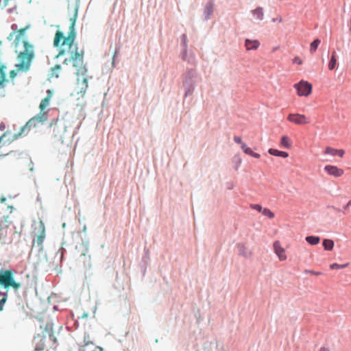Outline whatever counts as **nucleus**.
I'll return each instance as SVG.
<instances>
[{"label":"nucleus","mask_w":351,"mask_h":351,"mask_svg":"<svg viewBox=\"0 0 351 351\" xmlns=\"http://www.w3.org/2000/svg\"><path fill=\"white\" fill-rule=\"evenodd\" d=\"M77 8L75 7L74 10V14L70 19L69 32L67 36L58 30L55 33V38H53V45L58 49V53L56 58L69 55V57L64 58L63 64L69 65L72 64L73 67L76 69V75L82 76V80H77V86L78 90L77 93L83 97L86 95L87 88H88V81L86 77L87 73V68L84 64V51L78 50L77 45L74 44L76 37L75 30V24L77 19Z\"/></svg>","instance_id":"obj_1"},{"label":"nucleus","mask_w":351,"mask_h":351,"mask_svg":"<svg viewBox=\"0 0 351 351\" xmlns=\"http://www.w3.org/2000/svg\"><path fill=\"white\" fill-rule=\"evenodd\" d=\"M30 28V25L21 27L16 32L14 40V52L16 54L17 63L15 67L18 71L27 72L30 70L32 62L36 58V48L34 44L27 40L25 31ZM15 34L12 32L8 38Z\"/></svg>","instance_id":"obj_2"},{"label":"nucleus","mask_w":351,"mask_h":351,"mask_svg":"<svg viewBox=\"0 0 351 351\" xmlns=\"http://www.w3.org/2000/svg\"><path fill=\"white\" fill-rule=\"evenodd\" d=\"M53 91L50 89L47 90V96L42 99L39 108L40 112L29 120L25 125L21 127L18 133L14 134L8 139V142H14L23 134H27L32 127H36V123H43L47 119V111L44 110L49 106L50 99L52 97Z\"/></svg>","instance_id":"obj_3"},{"label":"nucleus","mask_w":351,"mask_h":351,"mask_svg":"<svg viewBox=\"0 0 351 351\" xmlns=\"http://www.w3.org/2000/svg\"><path fill=\"white\" fill-rule=\"evenodd\" d=\"M12 223L9 216L3 217L0 220V243L2 245L10 244L12 243V232L9 229Z\"/></svg>","instance_id":"obj_4"},{"label":"nucleus","mask_w":351,"mask_h":351,"mask_svg":"<svg viewBox=\"0 0 351 351\" xmlns=\"http://www.w3.org/2000/svg\"><path fill=\"white\" fill-rule=\"evenodd\" d=\"M0 285L6 289L12 287L14 291L21 288V283L14 280L13 271L11 269L0 271Z\"/></svg>","instance_id":"obj_5"},{"label":"nucleus","mask_w":351,"mask_h":351,"mask_svg":"<svg viewBox=\"0 0 351 351\" xmlns=\"http://www.w3.org/2000/svg\"><path fill=\"white\" fill-rule=\"evenodd\" d=\"M35 230H37V233H36L33 239V245L36 243L38 247L42 248L45 238V227L43 221H40L36 225Z\"/></svg>","instance_id":"obj_6"},{"label":"nucleus","mask_w":351,"mask_h":351,"mask_svg":"<svg viewBox=\"0 0 351 351\" xmlns=\"http://www.w3.org/2000/svg\"><path fill=\"white\" fill-rule=\"evenodd\" d=\"M293 87L296 89L298 95L300 97H308L311 95L313 89L312 84H309L308 81H300L294 84Z\"/></svg>","instance_id":"obj_7"},{"label":"nucleus","mask_w":351,"mask_h":351,"mask_svg":"<svg viewBox=\"0 0 351 351\" xmlns=\"http://www.w3.org/2000/svg\"><path fill=\"white\" fill-rule=\"evenodd\" d=\"M52 130L53 134L62 140L64 138V135L66 132V122L63 119H58L57 121L52 125Z\"/></svg>","instance_id":"obj_8"},{"label":"nucleus","mask_w":351,"mask_h":351,"mask_svg":"<svg viewBox=\"0 0 351 351\" xmlns=\"http://www.w3.org/2000/svg\"><path fill=\"white\" fill-rule=\"evenodd\" d=\"M287 120L295 125H306L310 123L309 119L303 114H289Z\"/></svg>","instance_id":"obj_9"},{"label":"nucleus","mask_w":351,"mask_h":351,"mask_svg":"<svg viewBox=\"0 0 351 351\" xmlns=\"http://www.w3.org/2000/svg\"><path fill=\"white\" fill-rule=\"evenodd\" d=\"M324 171L327 173V175L339 178L344 175V170L335 165H327L324 167Z\"/></svg>","instance_id":"obj_10"},{"label":"nucleus","mask_w":351,"mask_h":351,"mask_svg":"<svg viewBox=\"0 0 351 351\" xmlns=\"http://www.w3.org/2000/svg\"><path fill=\"white\" fill-rule=\"evenodd\" d=\"M273 250L276 254L278 256L280 261H285L287 258L286 251L284 247H282L281 243L279 241H276L273 243Z\"/></svg>","instance_id":"obj_11"},{"label":"nucleus","mask_w":351,"mask_h":351,"mask_svg":"<svg viewBox=\"0 0 351 351\" xmlns=\"http://www.w3.org/2000/svg\"><path fill=\"white\" fill-rule=\"evenodd\" d=\"M35 351H43L45 348V338L41 335H38L34 338Z\"/></svg>","instance_id":"obj_12"},{"label":"nucleus","mask_w":351,"mask_h":351,"mask_svg":"<svg viewBox=\"0 0 351 351\" xmlns=\"http://www.w3.org/2000/svg\"><path fill=\"white\" fill-rule=\"evenodd\" d=\"M324 154L331 156H339V157L343 158L345 154V151L342 149H335L328 146L324 150Z\"/></svg>","instance_id":"obj_13"},{"label":"nucleus","mask_w":351,"mask_h":351,"mask_svg":"<svg viewBox=\"0 0 351 351\" xmlns=\"http://www.w3.org/2000/svg\"><path fill=\"white\" fill-rule=\"evenodd\" d=\"M237 248L238 250L239 255H240L243 257H245V258H249L251 256L252 252L243 244H242V243L237 244Z\"/></svg>","instance_id":"obj_14"},{"label":"nucleus","mask_w":351,"mask_h":351,"mask_svg":"<svg viewBox=\"0 0 351 351\" xmlns=\"http://www.w3.org/2000/svg\"><path fill=\"white\" fill-rule=\"evenodd\" d=\"M245 45L247 51L256 50L260 46V43L258 40L247 39Z\"/></svg>","instance_id":"obj_15"},{"label":"nucleus","mask_w":351,"mask_h":351,"mask_svg":"<svg viewBox=\"0 0 351 351\" xmlns=\"http://www.w3.org/2000/svg\"><path fill=\"white\" fill-rule=\"evenodd\" d=\"M7 66L0 61V88H1L6 80Z\"/></svg>","instance_id":"obj_16"},{"label":"nucleus","mask_w":351,"mask_h":351,"mask_svg":"<svg viewBox=\"0 0 351 351\" xmlns=\"http://www.w3.org/2000/svg\"><path fill=\"white\" fill-rule=\"evenodd\" d=\"M84 343H85V345H83L82 346H81V348H80V351H82V350H83V349L85 351H95V350H90L87 349L90 346H94L93 342L92 341L89 335H85V337H84ZM97 348L99 349V351H101V348Z\"/></svg>","instance_id":"obj_17"},{"label":"nucleus","mask_w":351,"mask_h":351,"mask_svg":"<svg viewBox=\"0 0 351 351\" xmlns=\"http://www.w3.org/2000/svg\"><path fill=\"white\" fill-rule=\"evenodd\" d=\"M268 153L270 155H273L275 156H280V157H282L285 158H286L289 156L288 152H285V151H280V150H278V149H274V148H269L268 149Z\"/></svg>","instance_id":"obj_18"},{"label":"nucleus","mask_w":351,"mask_h":351,"mask_svg":"<svg viewBox=\"0 0 351 351\" xmlns=\"http://www.w3.org/2000/svg\"><path fill=\"white\" fill-rule=\"evenodd\" d=\"M241 149H243V152L255 158H259L261 157L258 153L254 152L247 144H241Z\"/></svg>","instance_id":"obj_19"},{"label":"nucleus","mask_w":351,"mask_h":351,"mask_svg":"<svg viewBox=\"0 0 351 351\" xmlns=\"http://www.w3.org/2000/svg\"><path fill=\"white\" fill-rule=\"evenodd\" d=\"M13 134L11 133V132L10 131H6L3 134H2L1 136H0V149L1 148V147L5 145V143H8L9 145V143H8V139L11 137Z\"/></svg>","instance_id":"obj_20"},{"label":"nucleus","mask_w":351,"mask_h":351,"mask_svg":"<svg viewBox=\"0 0 351 351\" xmlns=\"http://www.w3.org/2000/svg\"><path fill=\"white\" fill-rule=\"evenodd\" d=\"M291 141L288 136L284 135L280 138V145L282 147L290 149L291 147Z\"/></svg>","instance_id":"obj_21"},{"label":"nucleus","mask_w":351,"mask_h":351,"mask_svg":"<svg viewBox=\"0 0 351 351\" xmlns=\"http://www.w3.org/2000/svg\"><path fill=\"white\" fill-rule=\"evenodd\" d=\"M337 66V53L335 51L332 53L331 58L330 61L328 62V69L332 71L333 69H335V67Z\"/></svg>","instance_id":"obj_22"},{"label":"nucleus","mask_w":351,"mask_h":351,"mask_svg":"<svg viewBox=\"0 0 351 351\" xmlns=\"http://www.w3.org/2000/svg\"><path fill=\"white\" fill-rule=\"evenodd\" d=\"M322 245L325 250L330 251L333 248L334 243L331 239H324L323 240Z\"/></svg>","instance_id":"obj_23"},{"label":"nucleus","mask_w":351,"mask_h":351,"mask_svg":"<svg viewBox=\"0 0 351 351\" xmlns=\"http://www.w3.org/2000/svg\"><path fill=\"white\" fill-rule=\"evenodd\" d=\"M306 240L309 244L314 245L319 243L320 238L317 236H307Z\"/></svg>","instance_id":"obj_24"},{"label":"nucleus","mask_w":351,"mask_h":351,"mask_svg":"<svg viewBox=\"0 0 351 351\" xmlns=\"http://www.w3.org/2000/svg\"><path fill=\"white\" fill-rule=\"evenodd\" d=\"M254 16L256 17L258 20H263V10L262 8H257L252 11Z\"/></svg>","instance_id":"obj_25"},{"label":"nucleus","mask_w":351,"mask_h":351,"mask_svg":"<svg viewBox=\"0 0 351 351\" xmlns=\"http://www.w3.org/2000/svg\"><path fill=\"white\" fill-rule=\"evenodd\" d=\"M320 44V40L319 39H315L311 44L310 47V52L311 53H315L317 51L319 45Z\"/></svg>","instance_id":"obj_26"},{"label":"nucleus","mask_w":351,"mask_h":351,"mask_svg":"<svg viewBox=\"0 0 351 351\" xmlns=\"http://www.w3.org/2000/svg\"><path fill=\"white\" fill-rule=\"evenodd\" d=\"M62 67L60 64H56L53 67L51 68V76L55 77H59V72L60 71Z\"/></svg>","instance_id":"obj_27"},{"label":"nucleus","mask_w":351,"mask_h":351,"mask_svg":"<svg viewBox=\"0 0 351 351\" xmlns=\"http://www.w3.org/2000/svg\"><path fill=\"white\" fill-rule=\"evenodd\" d=\"M261 213L263 215L267 217L269 219H272L275 217V214L267 208H263Z\"/></svg>","instance_id":"obj_28"},{"label":"nucleus","mask_w":351,"mask_h":351,"mask_svg":"<svg viewBox=\"0 0 351 351\" xmlns=\"http://www.w3.org/2000/svg\"><path fill=\"white\" fill-rule=\"evenodd\" d=\"M347 265L348 263H346L345 265H339V263H332L331 265H330V268L332 269H342L347 267Z\"/></svg>","instance_id":"obj_29"},{"label":"nucleus","mask_w":351,"mask_h":351,"mask_svg":"<svg viewBox=\"0 0 351 351\" xmlns=\"http://www.w3.org/2000/svg\"><path fill=\"white\" fill-rule=\"evenodd\" d=\"M7 300V293H3V298L0 300V311L3 310V306Z\"/></svg>","instance_id":"obj_30"},{"label":"nucleus","mask_w":351,"mask_h":351,"mask_svg":"<svg viewBox=\"0 0 351 351\" xmlns=\"http://www.w3.org/2000/svg\"><path fill=\"white\" fill-rule=\"evenodd\" d=\"M45 330L49 333V336H51V334L53 332V328H52V324L47 323L45 326Z\"/></svg>","instance_id":"obj_31"},{"label":"nucleus","mask_w":351,"mask_h":351,"mask_svg":"<svg viewBox=\"0 0 351 351\" xmlns=\"http://www.w3.org/2000/svg\"><path fill=\"white\" fill-rule=\"evenodd\" d=\"M250 206L252 209L256 210L260 213H261L263 209V208L260 204H251Z\"/></svg>","instance_id":"obj_32"},{"label":"nucleus","mask_w":351,"mask_h":351,"mask_svg":"<svg viewBox=\"0 0 351 351\" xmlns=\"http://www.w3.org/2000/svg\"><path fill=\"white\" fill-rule=\"evenodd\" d=\"M304 272L306 274H311L316 275V276H319L322 274L321 271H317L310 270V269H306L304 271Z\"/></svg>","instance_id":"obj_33"},{"label":"nucleus","mask_w":351,"mask_h":351,"mask_svg":"<svg viewBox=\"0 0 351 351\" xmlns=\"http://www.w3.org/2000/svg\"><path fill=\"white\" fill-rule=\"evenodd\" d=\"M293 63L300 65L302 64V60L299 57L296 56L293 59Z\"/></svg>","instance_id":"obj_34"},{"label":"nucleus","mask_w":351,"mask_h":351,"mask_svg":"<svg viewBox=\"0 0 351 351\" xmlns=\"http://www.w3.org/2000/svg\"><path fill=\"white\" fill-rule=\"evenodd\" d=\"M82 245L84 247V250L82 252V255L86 256L87 254V252H88V248L87 247V245L86 244L82 243Z\"/></svg>","instance_id":"obj_35"},{"label":"nucleus","mask_w":351,"mask_h":351,"mask_svg":"<svg viewBox=\"0 0 351 351\" xmlns=\"http://www.w3.org/2000/svg\"><path fill=\"white\" fill-rule=\"evenodd\" d=\"M16 71H19L16 69V70H12L10 72V78L14 79L16 77ZM20 71L22 72L21 71Z\"/></svg>","instance_id":"obj_36"},{"label":"nucleus","mask_w":351,"mask_h":351,"mask_svg":"<svg viewBox=\"0 0 351 351\" xmlns=\"http://www.w3.org/2000/svg\"><path fill=\"white\" fill-rule=\"evenodd\" d=\"M234 141L236 143H240L242 145V138L239 136H234Z\"/></svg>","instance_id":"obj_37"},{"label":"nucleus","mask_w":351,"mask_h":351,"mask_svg":"<svg viewBox=\"0 0 351 351\" xmlns=\"http://www.w3.org/2000/svg\"><path fill=\"white\" fill-rule=\"evenodd\" d=\"M5 128H6V125H5V124L4 123H3V122H2V123L0 124V130H1V131H4V130H5Z\"/></svg>","instance_id":"obj_38"},{"label":"nucleus","mask_w":351,"mask_h":351,"mask_svg":"<svg viewBox=\"0 0 351 351\" xmlns=\"http://www.w3.org/2000/svg\"><path fill=\"white\" fill-rule=\"evenodd\" d=\"M351 205V200H350L345 206H344V209L345 210H347L349 206Z\"/></svg>","instance_id":"obj_39"},{"label":"nucleus","mask_w":351,"mask_h":351,"mask_svg":"<svg viewBox=\"0 0 351 351\" xmlns=\"http://www.w3.org/2000/svg\"><path fill=\"white\" fill-rule=\"evenodd\" d=\"M182 40H183L184 44L186 45V34H184L182 36Z\"/></svg>","instance_id":"obj_40"},{"label":"nucleus","mask_w":351,"mask_h":351,"mask_svg":"<svg viewBox=\"0 0 351 351\" xmlns=\"http://www.w3.org/2000/svg\"><path fill=\"white\" fill-rule=\"evenodd\" d=\"M273 21H278L279 23H282V19L281 17H279L278 19H273Z\"/></svg>","instance_id":"obj_41"},{"label":"nucleus","mask_w":351,"mask_h":351,"mask_svg":"<svg viewBox=\"0 0 351 351\" xmlns=\"http://www.w3.org/2000/svg\"><path fill=\"white\" fill-rule=\"evenodd\" d=\"M319 351H330V350H329V349L323 347V348H321Z\"/></svg>","instance_id":"obj_42"},{"label":"nucleus","mask_w":351,"mask_h":351,"mask_svg":"<svg viewBox=\"0 0 351 351\" xmlns=\"http://www.w3.org/2000/svg\"><path fill=\"white\" fill-rule=\"evenodd\" d=\"M5 201H6V198H5V197H2L1 198V202L2 203L5 202Z\"/></svg>","instance_id":"obj_43"},{"label":"nucleus","mask_w":351,"mask_h":351,"mask_svg":"<svg viewBox=\"0 0 351 351\" xmlns=\"http://www.w3.org/2000/svg\"><path fill=\"white\" fill-rule=\"evenodd\" d=\"M14 26H16V25H12V29H14Z\"/></svg>","instance_id":"obj_44"},{"label":"nucleus","mask_w":351,"mask_h":351,"mask_svg":"<svg viewBox=\"0 0 351 351\" xmlns=\"http://www.w3.org/2000/svg\"><path fill=\"white\" fill-rule=\"evenodd\" d=\"M335 209L336 210H338V211H339V210H340V209H339V208H335Z\"/></svg>","instance_id":"obj_45"},{"label":"nucleus","mask_w":351,"mask_h":351,"mask_svg":"<svg viewBox=\"0 0 351 351\" xmlns=\"http://www.w3.org/2000/svg\"><path fill=\"white\" fill-rule=\"evenodd\" d=\"M8 208H10V209H11V210H12V208H12V206H8Z\"/></svg>","instance_id":"obj_46"},{"label":"nucleus","mask_w":351,"mask_h":351,"mask_svg":"<svg viewBox=\"0 0 351 351\" xmlns=\"http://www.w3.org/2000/svg\"><path fill=\"white\" fill-rule=\"evenodd\" d=\"M82 351H86V350L83 349V350H82Z\"/></svg>","instance_id":"obj_47"}]
</instances>
